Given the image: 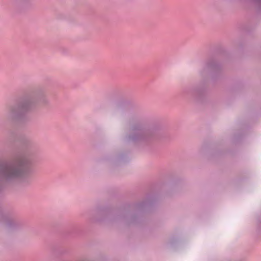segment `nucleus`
Here are the masks:
<instances>
[{"instance_id":"obj_1","label":"nucleus","mask_w":261,"mask_h":261,"mask_svg":"<svg viewBox=\"0 0 261 261\" xmlns=\"http://www.w3.org/2000/svg\"><path fill=\"white\" fill-rule=\"evenodd\" d=\"M5 174L9 177H17L22 174V168L19 167H9L5 169Z\"/></svg>"},{"instance_id":"obj_2","label":"nucleus","mask_w":261,"mask_h":261,"mask_svg":"<svg viewBox=\"0 0 261 261\" xmlns=\"http://www.w3.org/2000/svg\"><path fill=\"white\" fill-rule=\"evenodd\" d=\"M27 105H28V104H27V103L25 104V105H24V106H23V107H27Z\"/></svg>"}]
</instances>
